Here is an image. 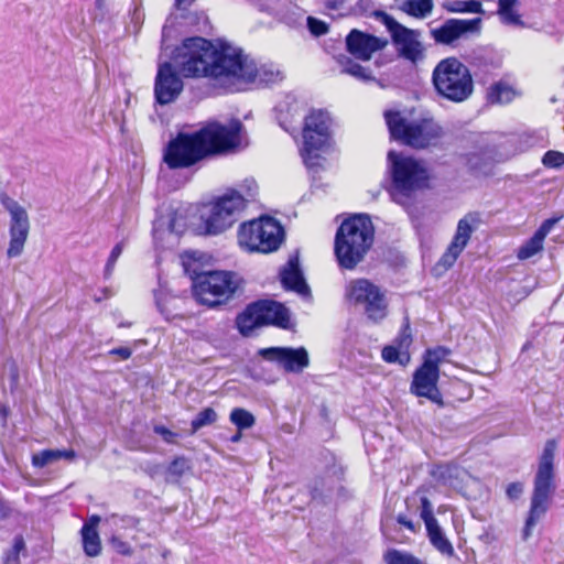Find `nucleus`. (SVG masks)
Listing matches in <instances>:
<instances>
[{"instance_id":"38","label":"nucleus","mask_w":564,"mask_h":564,"mask_svg":"<svg viewBox=\"0 0 564 564\" xmlns=\"http://www.w3.org/2000/svg\"><path fill=\"white\" fill-rule=\"evenodd\" d=\"M449 350L445 347H436L434 349H427L423 364H429L433 369H438L440 362H442L448 355Z\"/></svg>"},{"instance_id":"29","label":"nucleus","mask_w":564,"mask_h":564,"mask_svg":"<svg viewBox=\"0 0 564 564\" xmlns=\"http://www.w3.org/2000/svg\"><path fill=\"white\" fill-rule=\"evenodd\" d=\"M443 9L452 13H482V6L476 0H452L442 4Z\"/></svg>"},{"instance_id":"18","label":"nucleus","mask_w":564,"mask_h":564,"mask_svg":"<svg viewBox=\"0 0 564 564\" xmlns=\"http://www.w3.org/2000/svg\"><path fill=\"white\" fill-rule=\"evenodd\" d=\"M478 225L479 217L476 213H468L459 219L453 240L437 263L440 267L447 270L454 265Z\"/></svg>"},{"instance_id":"17","label":"nucleus","mask_w":564,"mask_h":564,"mask_svg":"<svg viewBox=\"0 0 564 564\" xmlns=\"http://www.w3.org/2000/svg\"><path fill=\"white\" fill-rule=\"evenodd\" d=\"M1 203L11 216L10 243L7 250V256L9 258H15L22 253L29 236V216L21 205L8 196H3Z\"/></svg>"},{"instance_id":"11","label":"nucleus","mask_w":564,"mask_h":564,"mask_svg":"<svg viewBox=\"0 0 564 564\" xmlns=\"http://www.w3.org/2000/svg\"><path fill=\"white\" fill-rule=\"evenodd\" d=\"M284 239V230L272 217L245 223L240 226L238 241L249 251L269 253L275 251Z\"/></svg>"},{"instance_id":"48","label":"nucleus","mask_w":564,"mask_h":564,"mask_svg":"<svg viewBox=\"0 0 564 564\" xmlns=\"http://www.w3.org/2000/svg\"><path fill=\"white\" fill-rule=\"evenodd\" d=\"M109 355L119 356L122 360H127L131 357L132 350L128 347H118L109 351Z\"/></svg>"},{"instance_id":"54","label":"nucleus","mask_w":564,"mask_h":564,"mask_svg":"<svg viewBox=\"0 0 564 564\" xmlns=\"http://www.w3.org/2000/svg\"><path fill=\"white\" fill-rule=\"evenodd\" d=\"M343 6V1L326 0L325 8L328 10H338Z\"/></svg>"},{"instance_id":"51","label":"nucleus","mask_w":564,"mask_h":564,"mask_svg":"<svg viewBox=\"0 0 564 564\" xmlns=\"http://www.w3.org/2000/svg\"><path fill=\"white\" fill-rule=\"evenodd\" d=\"M398 522L408 528L409 530H411L412 532H415V524L410 519H408L406 516L399 514Z\"/></svg>"},{"instance_id":"16","label":"nucleus","mask_w":564,"mask_h":564,"mask_svg":"<svg viewBox=\"0 0 564 564\" xmlns=\"http://www.w3.org/2000/svg\"><path fill=\"white\" fill-rule=\"evenodd\" d=\"M482 20L447 19L441 26L431 29L430 34L436 44L456 46L457 41L478 35L481 31Z\"/></svg>"},{"instance_id":"24","label":"nucleus","mask_w":564,"mask_h":564,"mask_svg":"<svg viewBox=\"0 0 564 564\" xmlns=\"http://www.w3.org/2000/svg\"><path fill=\"white\" fill-rule=\"evenodd\" d=\"M76 457V453L73 449H45L32 457V464L35 467H44L58 459L73 460Z\"/></svg>"},{"instance_id":"41","label":"nucleus","mask_w":564,"mask_h":564,"mask_svg":"<svg viewBox=\"0 0 564 564\" xmlns=\"http://www.w3.org/2000/svg\"><path fill=\"white\" fill-rule=\"evenodd\" d=\"M542 163L546 167H561L564 165V153L550 150L543 155Z\"/></svg>"},{"instance_id":"59","label":"nucleus","mask_w":564,"mask_h":564,"mask_svg":"<svg viewBox=\"0 0 564 564\" xmlns=\"http://www.w3.org/2000/svg\"><path fill=\"white\" fill-rule=\"evenodd\" d=\"M254 195L252 193H248V197L252 198Z\"/></svg>"},{"instance_id":"39","label":"nucleus","mask_w":564,"mask_h":564,"mask_svg":"<svg viewBox=\"0 0 564 564\" xmlns=\"http://www.w3.org/2000/svg\"><path fill=\"white\" fill-rule=\"evenodd\" d=\"M25 543L22 536H15L12 547L6 553L3 563H18L19 554L24 549Z\"/></svg>"},{"instance_id":"27","label":"nucleus","mask_w":564,"mask_h":564,"mask_svg":"<svg viewBox=\"0 0 564 564\" xmlns=\"http://www.w3.org/2000/svg\"><path fill=\"white\" fill-rule=\"evenodd\" d=\"M83 549L87 556L95 557L101 553V541L98 531L82 528Z\"/></svg>"},{"instance_id":"6","label":"nucleus","mask_w":564,"mask_h":564,"mask_svg":"<svg viewBox=\"0 0 564 564\" xmlns=\"http://www.w3.org/2000/svg\"><path fill=\"white\" fill-rule=\"evenodd\" d=\"M432 83L440 97L453 102L467 100L474 91L469 68L456 57H446L436 64Z\"/></svg>"},{"instance_id":"2","label":"nucleus","mask_w":564,"mask_h":564,"mask_svg":"<svg viewBox=\"0 0 564 564\" xmlns=\"http://www.w3.org/2000/svg\"><path fill=\"white\" fill-rule=\"evenodd\" d=\"M242 124L232 120L228 126L209 123L194 133H180L165 149L164 162L170 169L189 167L208 155L238 147Z\"/></svg>"},{"instance_id":"14","label":"nucleus","mask_w":564,"mask_h":564,"mask_svg":"<svg viewBox=\"0 0 564 564\" xmlns=\"http://www.w3.org/2000/svg\"><path fill=\"white\" fill-rule=\"evenodd\" d=\"M347 296L352 303L360 305L366 316L373 323L382 321L388 314L386 293L367 279L351 281Z\"/></svg>"},{"instance_id":"26","label":"nucleus","mask_w":564,"mask_h":564,"mask_svg":"<svg viewBox=\"0 0 564 564\" xmlns=\"http://www.w3.org/2000/svg\"><path fill=\"white\" fill-rule=\"evenodd\" d=\"M427 535L432 545L445 555H453L454 549L447 538L444 535L438 522L426 528Z\"/></svg>"},{"instance_id":"55","label":"nucleus","mask_w":564,"mask_h":564,"mask_svg":"<svg viewBox=\"0 0 564 564\" xmlns=\"http://www.w3.org/2000/svg\"><path fill=\"white\" fill-rule=\"evenodd\" d=\"M115 264H116V261H111L110 259H108L106 267H105V278H109L111 275Z\"/></svg>"},{"instance_id":"21","label":"nucleus","mask_w":564,"mask_h":564,"mask_svg":"<svg viewBox=\"0 0 564 564\" xmlns=\"http://www.w3.org/2000/svg\"><path fill=\"white\" fill-rule=\"evenodd\" d=\"M387 44V40L364 33L356 29L351 30L346 36L347 51L361 61H369L375 52L382 50Z\"/></svg>"},{"instance_id":"50","label":"nucleus","mask_w":564,"mask_h":564,"mask_svg":"<svg viewBox=\"0 0 564 564\" xmlns=\"http://www.w3.org/2000/svg\"><path fill=\"white\" fill-rule=\"evenodd\" d=\"M100 522V517L97 514L91 516L87 522L84 523L83 528H88L89 530L97 531V527Z\"/></svg>"},{"instance_id":"4","label":"nucleus","mask_w":564,"mask_h":564,"mask_svg":"<svg viewBox=\"0 0 564 564\" xmlns=\"http://www.w3.org/2000/svg\"><path fill=\"white\" fill-rule=\"evenodd\" d=\"M384 120L393 140L413 149L436 145L444 130L433 117L409 120L401 111H384Z\"/></svg>"},{"instance_id":"7","label":"nucleus","mask_w":564,"mask_h":564,"mask_svg":"<svg viewBox=\"0 0 564 564\" xmlns=\"http://www.w3.org/2000/svg\"><path fill=\"white\" fill-rule=\"evenodd\" d=\"M388 161L392 175V199L404 205L411 194L425 184L429 177L427 171L420 161L395 151H389Z\"/></svg>"},{"instance_id":"19","label":"nucleus","mask_w":564,"mask_h":564,"mask_svg":"<svg viewBox=\"0 0 564 564\" xmlns=\"http://www.w3.org/2000/svg\"><path fill=\"white\" fill-rule=\"evenodd\" d=\"M259 355L268 361H274L286 372L300 373L310 364L307 350L304 347H270L259 350Z\"/></svg>"},{"instance_id":"25","label":"nucleus","mask_w":564,"mask_h":564,"mask_svg":"<svg viewBox=\"0 0 564 564\" xmlns=\"http://www.w3.org/2000/svg\"><path fill=\"white\" fill-rule=\"evenodd\" d=\"M336 61L341 66L343 73L349 74L361 80L372 79L370 70L354 62L349 56L340 54L336 57Z\"/></svg>"},{"instance_id":"58","label":"nucleus","mask_w":564,"mask_h":564,"mask_svg":"<svg viewBox=\"0 0 564 564\" xmlns=\"http://www.w3.org/2000/svg\"><path fill=\"white\" fill-rule=\"evenodd\" d=\"M241 438V434L240 433H237L235 434L232 437H231V442L236 443V442H239Z\"/></svg>"},{"instance_id":"34","label":"nucleus","mask_w":564,"mask_h":564,"mask_svg":"<svg viewBox=\"0 0 564 564\" xmlns=\"http://www.w3.org/2000/svg\"><path fill=\"white\" fill-rule=\"evenodd\" d=\"M383 560L387 564H423L414 555L395 549L387 551Z\"/></svg>"},{"instance_id":"22","label":"nucleus","mask_w":564,"mask_h":564,"mask_svg":"<svg viewBox=\"0 0 564 564\" xmlns=\"http://www.w3.org/2000/svg\"><path fill=\"white\" fill-rule=\"evenodd\" d=\"M280 276L284 289L292 290L302 296L310 294V288L303 276L297 256L289 259L286 265L281 270Z\"/></svg>"},{"instance_id":"37","label":"nucleus","mask_w":564,"mask_h":564,"mask_svg":"<svg viewBox=\"0 0 564 564\" xmlns=\"http://www.w3.org/2000/svg\"><path fill=\"white\" fill-rule=\"evenodd\" d=\"M381 356L384 361L390 364L398 362L400 365H405L410 359L406 351H400L399 348L394 346H386L382 349Z\"/></svg>"},{"instance_id":"8","label":"nucleus","mask_w":564,"mask_h":564,"mask_svg":"<svg viewBox=\"0 0 564 564\" xmlns=\"http://www.w3.org/2000/svg\"><path fill=\"white\" fill-rule=\"evenodd\" d=\"M330 123L329 113L322 109H313L305 117L301 155L311 170L322 165L321 152H324L330 142Z\"/></svg>"},{"instance_id":"53","label":"nucleus","mask_w":564,"mask_h":564,"mask_svg":"<svg viewBox=\"0 0 564 564\" xmlns=\"http://www.w3.org/2000/svg\"><path fill=\"white\" fill-rule=\"evenodd\" d=\"M10 507L0 500V521L7 519L10 516Z\"/></svg>"},{"instance_id":"28","label":"nucleus","mask_w":564,"mask_h":564,"mask_svg":"<svg viewBox=\"0 0 564 564\" xmlns=\"http://www.w3.org/2000/svg\"><path fill=\"white\" fill-rule=\"evenodd\" d=\"M518 0H498V14L506 24L523 25L520 14L514 10Z\"/></svg>"},{"instance_id":"43","label":"nucleus","mask_w":564,"mask_h":564,"mask_svg":"<svg viewBox=\"0 0 564 564\" xmlns=\"http://www.w3.org/2000/svg\"><path fill=\"white\" fill-rule=\"evenodd\" d=\"M153 431L155 434L160 435L163 438V441L167 444H174L178 436L177 433L160 424L154 425Z\"/></svg>"},{"instance_id":"42","label":"nucleus","mask_w":564,"mask_h":564,"mask_svg":"<svg viewBox=\"0 0 564 564\" xmlns=\"http://www.w3.org/2000/svg\"><path fill=\"white\" fill-rule=\"evenodd\" d=\"M307 28L310 32L315 36H321L328 32V25L324 21L313 17L307 18Z\"/></svg>"},{"instance_id":"33","label":"nucleus","mask_w":564,"mask_h":564,"mask_svg":"<svg viewBox=\"0 0 564 564\" xmlns=\"http://www.w3.org/2000/svg\"><path fill=\"white\" fill-rule=\"evenodd\" d=\"M191 469V462L184 456L174 458L166 469V479L177 481L187 470Z\"/></svg>"},{"instance_id":"45","label":"nucleus","mask_w":564,"mask_h":564,"mask_svg":"<svg viewBox=\"0 0 564 564\" xmlns=\"http://www.w3.org/2000/svg\"><path fill=\"white\" fill-rule=\"evenodd\" d=\"M399 348L406 349L411 343V334H410V327L409 324H406L403 329L401 330L399 337H398Z\"/></svg>"},{"instance_id":"46","label":"nucleus","mask_w":564,"mask_h":564,"mask_svg":"<svg viewBox=\"0 0 564 564\" xmlns=\"http://www.w3.org/2000/svg\"><path fill=\"white\" fill-rule=\"evenodd\" d=\"M556 218H550L543 221V224L540 226V228L535 231L536 235H539L541 238L545 239L546 235L550 232L552 227L556 224Z\"/></svg>"},{"instance_id":"57","label":"nucleus","mask_w":564,"mask_h":564,"mask_svg":"<svg viewBox=\"0 0 564 564\" xmlns=\"http://www.w3.org/2000/svg\"><path fill=\"white\" fill-rule=\"evenodd\" d=\"M192 1L193 0H175V3H176V7L181 9V8H185V7L189 6Z\"/></svg>"},{"instance_id":"40","label":"nucleus","mask_w":564,"mask_h":564,"mask_svg":"<svg viewBox=\"0 0 564 564\" xmlns=\"http://www.w3.org/2000/svg\"><path fill=\"white\" fill-rule=\"evenodd\" d=\"M420 516H421L422 520L424 521L426 528L437 523V520L435 519V517L433 514V506H432L431 501L429 500V498H426V497L421 498Z\"/></svg>"},{"instance_id":"49","label":"nucleus","mask_w":564,"mask_h":564,"mask_svg":"<svg viewBox=\"0 0 564 564\" xmlns=\"http://www.w3.org/2000/svg\"><path fill=\"white\" fill-rule=\"evenodd\" d=\"M95 19H104L106 14V0H96L95 1Z\"/></svg>"},{"instance_id":"52","label":"nucleus","mask_w":564,"mask_h":564,"mask_svg":"<svg viewBox=\"0 0 564 564\" xmlns=\"http://www.w3.org/2000/svg\"><path fill=\"white\" fill-rule=\"evenodd\" d=\"M122 250H123V245H122V242L117 243V245L112 248V250H111L110 256H109V258H108V259H110L111 261H117V260H118V258L120 257V254L122 253Z\"/></svg>"},{"instance_id":"10","label":"nucleus","mask_w":564,"mask_h":564,"mask_svg":"<svg viewBox=\"0 0 564 564\" xmlns=\"http://www.w3.org/2000/svg\"><path fill=\"white\" fill-rule=\"evenodd\" d=\"M248 199L236 191L217 198L207 213L202 214V224L197 228L198 234L213 236L230 228L237 221Z\"/></svg>"},{"instance_id":"1","label":"nucleus","mask_w":564,"mask_h":564,"mask_svg":"<svg viewBox=\"0 0 564 564\" xmlns=\"http://www.w3.org/2000/svg\"><path fill=\"white\" fill-rule=\"evenodd\" d=\"M175 63L187 76H210L224 85L273 84L282 79L280 70L257 67L240 48L228 44L216 47L210 41L196 36L183 41Z\"/></svg>"},{"instance_id":"12","label":"nucleus","mask_w":564,"mask_h":564,"mask_svg":"<svg viewBox=\"0 0 564 564\" xmlns=\"http://www.w3.org/2000/svg\"><path fill=\"white\" fill-rule=\"evenodd\" d=\"M194 296L210 307L228 300L238 289L239 279L229 271H208L192 276Z\"/></svg>"},{"instance_id":"44","label":"nucleus","mask_w":564,"mask_h":564,"mask_svg":"<svg viewBox=\"0 0 564 564\" xmlns=\"http://www.w3.org/2000/svg\"><path fill=\"white\" fill-rule=\"evenodd\" d=\"M523 492V485L521 482H511L508 485L506 494L511 500L518 499Z\"/></svg>"},{"instance_id":"47","label":"nucleus","mask_w":564,"mask_h":564,"mask_svg":"<svg viewBox=\"0 0 564 564\" xmlns=\"http://www.w3.org/2000/svg\"><path fill=\"white\" fill-rule=\"evenodd\" d=\"M184 227H185L184 223L176 215L171 218L170 224H169V228H170L171 232L181 235L184 231Z\"/></svg>"},{"instance_id":"9","label":"nucleus","mask_w":564,"mask_h":564,"mask_svg":"<svg viewBox=\"0 0 564 564\" xmlns=\"http://www.w3.org/2000/svg\"><path fill=\"white\" fill-rule=\"evenodd\" d=\"M236 325L243 336H249L260 326L273 325L283 329L291 328L289 310L273 300H259L249 304L236 318Z\"/></svg>"},{"instance_id":"31","label":"nucleus","mask_w":564,"mask_h":564,"mask_svg":"<svg viewBox=\"0 0 564 564\" xmlns=\"http://www.w3.org/2000/svg\"><path fill=\"white\" fill-rule=\"evenodd\" d=\"M230 422L237 426L239 431L248 430L256 423L253 414L246 409L235 408L231 410L229 415Z\"/></svg>"},{"instance_id":"23","label":"nucleus","mask_w":564,"mask_h":564,"mask_svg":"<svg viewBox=\"0 0 564 564\" xmlns=\"http://www.w3.org/2000/svg\"><path fill=\"white\" fill-rule=\"evenodd\" d=\"M399 9L405 14L415 19H426L434 9L433 0H402Z\"/></svg>"},{"instance_id":"15","label":"nucleus","mask_w":564,"mask_h":564,"mask_svg":"<svg viewBox=\"0 0 564 564\" xmlns=\"http://www.w3.org/2000/svg\"><path fill=\"white\" fill-rule=\"evenodd\" d=\"M182 46L183 43L174 50L171 62H164L159 65L154 83V97L156 102L160 105L174 102L183 91L184 85L178 74L184 77H188L183 74L175 63V57ZM191 77L197 78L198 76Z\"/></svg>"},{"instance_id":"56","label":"nucleus","mask_w":564,"mask_h":564,"mask_svg":"<svg viewBox=\"0 0 564 564\" xmlns=\"http://www.w3.org/2000/svg\"><path fill=\"white\" fill-rule=\"evenodd\" d=\"M119 552L122 553V554H130L131 553V549H130V546L127 543L120 542V544H119Z\"/></svg>"},{"instance_id":"20","label":"nucleus","mask_w":564,"mask_h":564,"mask_svg":"<svg viewBox=\"0 0 564 564\" xmlns=\"http://www.w3.org/2000/svg\"><path fill=\"white\" fill-rule=\"evenodd\" d=\"M438 378L440 369H433L429 364H422L413 373L410 392L443 405V398L437 388Z\"/></svg>"},{"instance_id":"13","label":"nucleus","mask_w":564,"mask_h":564,"mask_svg":"<svg viewBox=\"0 0 564 564\" xmlns=\"http://www.w3.org/2000/svg\"><path fill=\"white\" fill-rule=\"evenodd\" d=\"M375 17L389 31L400 57L414 64L424 58V46L420 40V31L404 26L383 11H377Z\"/></svg>"},{"instance_id":"30","label":"nucleus","mask_w":564,"mask_h":564,"mask_svg":"<svg viewBox=\"0 0 564 564\" xmlns=\"http://www.w3.org/2000/svg\"><path fill=\"white\" fill-rule=\"evenodd\" d=\"M514 97V90L505 83L492 85L488 91V99L492 104H508Z\"/></svg>"},{"instance_id":"32","label":"nucleus","mask_w":564,"mask_h":564,"mask_svg":"<svg viewBox=\"0 0 564 564\" xmlns=\"http://www.w3.org/2000/svg\"><path fill=\"white\" fill-rule=\"evenodd\" d=\"M544 239L534 232V235L525 241L518 250V258L520 260H527L535 256L543 249Z\"/></svg>"},{"instance_id":"36","label":"nucleus","mask_w":564,"mask_h":564,"mask_svg":"<svg viewBox=\"0 0 564 564\" xmlns=\"http://www.w3.org/2000/svg\"><path fill=\"white\" fill-rule=\"evenodd\" d=\"M217 413L213 408H205L192 421L191 426L193 432H197L204 426L210 425L217 421Z\"/></svg>"},{"instance_id":"5","label":"nucleus","mask_w":564,"mask_h":564,"mask_svg":"<svg viewBox=\"0 0 564 564\" xmlns=\"http://www.w3.org/2000/svg\"><path fill=\"white\" fill-rule=\"evenodd\" d=\"M556 442L549 440L540 457L538 471L534 478V488L531 498V507L523 529V539L527 540L536 523L544 517L549 509L550 497L554 490V456Z\"/></svg>"},{"instance_id":"3","label":"nucleus","mask_w":564,"mask_h":564,"mask_svg":"<svg viewBox=\"0 0 564 564\" xmlns=\"http://www.w3.org/2000/svg\"><path fill=\"white\" fill-rule=\"evenodd\" d=\"M375 240V227L369 216L354 215L338 227L334 252L340 268L355 269L364 261Z\"/></svg>"},{"instance_id":"35","label":"nucleus","mask_w":564,"mask_h":564,"mask_svg":"<svg viewBox=\"0 0 564 564\" xmlns=\"http://www.w3.org/2000/svg\"><path fill=\"white\" fill-rule=\"evenodd\" d=\"M383 560L387 564H423L414 555L395 549L387 551Z\"/></svg>"}]
</instances>
